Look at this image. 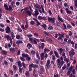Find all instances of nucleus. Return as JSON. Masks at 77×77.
Wrapping results in <instances>:
<instances>
[{
  "mask_svg": "<svg viewBox=\"0 0 77 77\" xmlns=\"http://www.w3.org/2000/svg\"><path fill=\"white\" fill-rule=\"evenodd\" d=\"M29 39V42L32 44H37V42H39V40L35 38H30Z\"/></svg>",
  "mask_w": 77,
  "mask_h": 77,
  "instance_id": "f257e3e1",
  "label": "nucleus"
},
{
  "mask_svg": "<svg viewBox=\"0 0 77 77\" xmlns=\"http://www.w3.org/2000/svg\"><path fill=\"white\" fill-rule=\"evenodd\" d=\"M73 68L72 66H71L69 69V70L67 73V75H68L70 77H75V75H72V74H70Z\"/></svg>",
  "mask_w": 77,
  "mask_h": 77,
  "instance_id": "f03ea898",
  "label": "nucleus"
},
{
  "mask_svg": "<svg viewBox=\"0 0 77 77\" xmlns=\"http://www.w3.org/2000/svg\"><path fill=\"white\" fill-rule=\"evenodd\" d=\"M69 53L70 56V57H72L73 55H74V54H75L74 50L72 48H71L70 49V51H69Z\"/></svg>",
  "mask_w": 77,
  "mask_h": 77,
  "instance_id": "7ed1b4c3",
  "label": "nucleus"
},
{
  "mask_svg": "<svg viewBox=\"0 0 77 77\" xmlns=\"http://www.w3.org/2000/svg\"><path fill=\"white\" fill-rule=\"evenodd\" d=\"M48 20L49 22H52L53 23H54L55 20H56V18L55 17H53V18L51 17H48Z\"/></svg>",
  "mask_w": 77,
  "mask_h": 77,
  "instance_id": "20e7f679",
  "label": "nucleus"
},
{
  "mask_svg": "<svg viewBox=\"0 0 77 77\" xmlns=\"http://www.w3.org/2000/svg\"><path fill=\"white\" fill-rule=\"evenodd\" d=\"M57 66L59 68H61L62 67V66L63 65L61 64V63L60 62V59H58L57 60Z\"/></svg>",
  "mask_w": 77,
  "mask_h": 77,
  "instance_id": "39448f33",
  "label": "nucleus"
},
{
  "mask_svg": "<svg viewBox=\"0 0 77 77\" xmlns=\"http://www.w3.org/2000/svg\"><path fill=\"white\" fill-rule=\"evenodd\" d=\"M35 8H36L38 9L39 12L41 14H42V11H41V8L40 7V6L39 5H38V4H36L35 5Z\"/></svg>",
  "mask_w": 77,
  "mask_h": 77,
  "instance_id": "423d86ee",
  "label": "nucleus"
},
{
  "mask_svg": "<svg viewBox=\"0 0 77 77\" xmlns=\"http://www.w3.org/2000/svg\"><path fill=\"white\" fill-rule=\"evenodd\" d=\"M5 30L6 33H10V32H11V29H10L9 27L8 26H7V27L5 28Z\"/></svg>",
  "mask_w": 77,
  "mask_h": 77,
  "instance_id": "0eeeda50",
  "label": "nucleus"
},
{
  "mask_svg": "<svg viewBox=\"0 0 77 77\" xmlns=\"http://www.w3.org/2000/svg\"><path fill=\"white\" fill-rule=\"evenodd\" d=\"M4 38H7L8 41H11L12 39L11 37L9 36V35H7L6 36H5Z\"/></svg>",
  "mask_w": 77,
  "mask_h": 77,
  "instance_id": "6e6552de",
  "label": "nucleus"
},
{
  "mask_svg": "<svg viewBox=\"0 0 77 77\" xmlns=\"http://www.w3.org/2000/svg\"><path fill=\"white\" fill-rule=\"evenodd\" d=\"M50 60H48L46 64V66L48 68H50Z\"/></svg>",
  "mask_w": 77,
  "mask_h": 77,
  "instance_id": "1a4fd4ad",
  "label": "nucleus"
},
{
  "mask_svg": "<svg viewBox=\"0 0 77 77\" xmlns=\"http://www.w3.org/2000/svg\"><path fill=\"white\" fill-rule=\"evenodd\" d=\"M65 10L66 13L68 14H72V12L70 11L69 10L68 8H66Z\"/></svg>",
  "mask_w": 77,
  "mask_h": 77,
  "instance_id": "9d476101",
  "label": "nucleus"
},
{
  "mask_svg": "<svg viewBox=\"0 0 77 77\" xmlns=\"http://www.w3.org/2000/svg\"><path fill=\"white\" fill-rule=\"evenodd\" d=\"M63 59L67 63L69 62V59L66 58V57H63Z\"/></svg>",
  "mask_w": 77,
  "mask_h": 77,
  "instance_id": "9b49d317",
  "label": "nucleus"
},
{
  "mask_svg": "<svg viewBox=\"0 0 77 77\" xmlns=\"http://www.w3.org/2000/svg\"><path fill=\"white\" fill-rule=\"evenodd\" d=\"M32 67H33V64H31L29 66V71H32Z\"/></svg>",
  "mask_w": 77,
  "mask_h": 77,
  "instance_id": "f8f14e48",
  "label": "nucleus"
},
{
  "mask_svg": "<svg viewBox=\"0 0 77 77\" xmlns=\"http://www.w3.org/2000/svg\"><path fill=\"white\" fill-rule=\"evenodd\" d=\"M54 53L56 57H59V53L57 52V51H54Z\"/></svg>",
  "mask_w": 77,
  "mask_h": 77,
  "instance_id": "ddd939ff",
  "label": "nucleus"
},
{
  "mask_svg": "<svg viewBox=\"0 0 77 77\" xmlns=\"http://www.w3.org/2000/svg\"><path fill=\"white\" fill-rule=\"evenodd\" d=\"M39 69L40 71H41L44 72V67H43V66H40Z\"/></svg>",
  "mask_w": 77,
  "mask_h": 77,
  "instance_id": "4468645a",
  "label": "nucleus"
},
{
  "mask_svg": "<svg viewBox=\"0 0 77 77\" xmlns=\"http://www.w3.org/2000/svg\"><path fill=\"white\" fill-rule=\"evenodd\" d=\"M57 18L58 20H59V21H61V22H63V20L62 19V18L60 17V16H59V15H58Z\"/></svg>",
  "mask_w": 77,
  "mask_h": 77,
  "instance_id": "2eb2a0df",
  "label": "nucleus"
},
{
  "mask_svg": "<svg viewBox=\"0 0 77 77\" xmlns=\"http://www.w3.org/2000/svg\"><path fill=\"white\" fill-rule=\"evenodd\" d=\"M22 57H29V55L27 54H22Z\"/></svg>",
  "mask_w": 77,
  "mask_h": 77,
  "instance_id": "dca6fc26",
  "label": "nucleus"
},
{
  "mask_svg": "<svg viewBox=\"0 0 77 77\" xmlns=\"http://www.w3.org/2000/svg\"><path fill=\"white\" fill-rule=\"evenodd\" d=\"M23 42L22 41L19 40L16 42V44L17 45H20V44H23Z\"/></svg>",
  "mask_w": 77,
  "mask_h": 77,
  "instance_id": "f3484780",
  "label": "nucleus"
},
{
  "mask_svg": "<svg viewBox=\"0 0 77 77\" xmlns=\"http://www.w3.org/2000/svg\"><path fill=\"white\" fill-rule=\"evenodd\" d=\"M11 36L13 39H14V38H15V35H14V33L13 32H11Z\"/></svg>",
  "mask_w": 77,
  "mask_h": 77,
  "instance_id": "a211bd4d",
  "label": "nucleus"
},
{
  "mask_svg": "<svg viewBox=\"0 0 77 77\" xmlns=\"http://www.w3.org/2000/svg\"><path fill=\"white\" fill-rule=\"evenodd\" d=\"M4 8L6 10H9V8H8V6L6 4H4Z\"/></svg>",
  "mask_w": 77,
  "mask_h": 77,
  "instance_id": "6ab92c4d",
  "label": "nucleus"
},
{
  "mask_svg": "<svg viewBox=\"0 0 77 77\" xmlns=\"http://www.w3.org/2000/svg\"><path fill=\"white\" fill-rule=\"evenodd\" d=\"M60 59L61 60V61H60V62L61 63V65H63V63H64V61H63V57H60Z\"/></svg>",
  "mask_w": 77,
  "mask_h": 77,
  "instance_id": "aec40b11",
  "label": "nucleus"
},
{
  "mask_svg": "<svg viewBox=\"0 0 77 77\" xmlns=\"http://www.w3.org/2000/svg\"><path fill=\"white\" fill-rule=\"evenodd\" d=\"M17 63L19 66H20V67H21L22 66V65H21V61H19Z\"/></svg>",
  "mask_w": 77,
  "mask_h": 77,
  "instance_id": "412c9836",
  "label": "nucleus"
},
{
  "mask_svg": "<svg viewBox=\"0 0 77 77\" xmlns=\"http://www.w3.org/2000/svg\"><path fill=\"white\" fill-rule=\"evenodd\" d=\"M28 48H29V49H30L31 47H32V45L30 44V43H28L27 44Z\"/></svg>",
  "mask_w": 77,
  "mask_h": 77,
  "instance_id": "4be33fe9",
  "label": "nucleus"
},
{
  "mask_svg": "<svg viewBox=\"0 0 77 77\" xmlns=\"http://www.w3.org/2000/svg\"><path fill=\"white\" fill-rule=\"evenodd\" d=\"M75 43V42H73V41H71V44L72 45V47H74V44Z\"/></svg>",
  "mask_w": 77,
  "mask_h": 77,
  "instance_id": "5701e85b",
  "label": "nucleus"
},
{
  "mask_svg": "<svg viewBox=\"0 0 77 77\" xmlns=\"http://www.w3.org/2000/svg\"><path fill=\"white\" fill-rule=\"evenodd\" d=\"M44 53H42L41 54V59L42 60L44 59Z\"/></svg>",
  "mask_w": 77,
  "mask_h": 77,
  "instance_id": "b1692460",
  "label": "nucleus"
},
{
  "mask_svg": "<svg viewBox=\"0 0 77 77\" xmlns=\"http://www.w3.org/2000/svg\"><path fill=\"white\" fill-rule=\"evenodd\" d=\"M27 14H28L29 16H31V12L30 11H26Z\"/></svg>",
  "mask_w": 77,
  "mask_h": 77,
  "instance_id": "393cba45",
  "label": "nucleus"
},
{
  "mask_svg": "<svg viewBox=\"0 0 77 77\" xmlns=\"http://www.w3.org/2000/svg\"><path fill=\"white\" fill-rule=\"evenodd\" d=\"M35 15H39V12H38V10H35Z\"/></svg>",
  "mask_w": 77,
  "mask_h": 77,
  "instance_id": "a878e982",
  "label": "nucleus"
},
{
  "mask_svg": "<svg viewBox=\"0 0 77 77\" xmlns=\"http://www.w3.org/2000/svg\"><path fill=\"white\" fill-rule=\"evenodd\" d=\"M52 59L54 61L56 60V57H55V56L54 55H52Z\"/></svg>",
  "mask_w": 77,
  "mask_h": 77,
  "instance_id": "bb28decb",
  "label": "nucleus"
},
{
  "mask_svg": "<svg viewBox=\"0 0 77 77\" xmlns=\"http://www.w3.org/2000/svg\"><path fill=\"white\" fill-rule=\"evenodd\" d=\"M42 27L43 28H44L45 30H46V27L47 26H46V25L45 24H43L42 25Z\"/></svg>",
  "mask_w": 77,
  "mask_h": 77,
  "instance_id": "cd10ccee",
  "label": "nucleus"
},
{
  "mask_svg": "<svg viewBox=\"0 0 77 77\" xmlns=\"http://www.w3.org/2000/svg\"><path fill=\"white\" fill-rule=\"evenodd\" d=\"M31 65H32V67L33 68H37V67H38V65L36 64H31Z\"/></svg>",
  "mask_w": 77,
  "mask_h": 77,
  "instance_id": "c85d7f7f",
  "label": "nucleus"
},
{
  "mask_svg": "<svg viewBox=\"0 0 77 77\" xmlns=\"http://www.w3.org/2000/svg\"><path fill=\"white\" fill-rule=\"evenodd\" d=\"M29 71H27L26 72L25 75L26 76H29Z\"/></svg>",
  "mask_w": 77,
  "mask_h": 77,
  "instance_id": "c756f323",
  "label": "nucleus"
},
{
  "mask_svg": "<svg viewBox=\"0 0 77 77\" xmlns=\"http://www.w3.org/2000/svg\"><path fill=\"white\" fill-rule=\"evenodd\" d=\"M58 50H59L60 51V54H62V51H63V49H62V48H60Z\"/></svg>",
  "mask_w": 77,
  "mask_h": 77,
  "instance_id": "7c9ffc66",
  "label": "nucleus"
},
{
  "mask_svg": "<svg viewBox=\"0 0 77 77\" xmlns=\"http://www.w3.org/2000/svg\"><path fill=\"white\" fill-rule=\"evenodd\" d=\"M59 36H60V37H62V38H64V34L62 33L60 34H59Z\"/></svg>",
  "mask_w": 77,
  "mask_h": 77,
  "instance_id": "2f4dec72",
  "label": "nucleus"
},
{
  "mask_svg": "<svg viewBox=\"0 0 77 77\" xmlns=\"http://www.w3.org/2000/svg\"><path fill=\"white\" fill-rule=\"evenodd\" d=\"M9 72L11 75H12L13 74H14V73H13V71H12V70H10Z\"/></svg>",
  "mask_w": 77,
  "mask_h": 77,
  "instance_id": "473e14b6",
  "label": "nucleus"
},
{
  "mask_svg": "<svg viewBox=\"0 0 77 77\" xmlns=\"http://www.w3.org/2000/svg\"><path fill=\"white\" fill-rule=\"evenodd\" d=\"M20 59L22 60V61H23V62H24V61H25V59L23 57H20Z\"/></svg>",
  "mask_w": 77,
  "mask_h": 77,
  "instance_id": "72a5a7b5",
  "label": "nucleus"
},
{
  "mask_svg": "<svg viewBox=\"0 0 77 77\" xmlns=\"http://www.w3.org/2000/svg\"><path fill=\"white\" fill-rule=\"evenodd\" d=\"M34 35L35 36V37H38L39 36V35H38V34L36 32H35L34 33Z\"/></svg>",
  "mask_w": 77,
  "mask_h": 77,
  "instance_id": "f704fd0d",
  "label": "nucleus"
},
{
  "mask_svg": "<svg viewBox=\"0 0 77 77\" xmlns=\"http://www.w3.org/2000/svg\"><path fill=\"white\" fill-rule=\"evenodd\" d=\"M13 69H14V70H15V71H16V70H17V66H15V65H13Z\"/></svg>",
  "mask_w": 77,
  "mask_h": 77,
  "instance_id": "c9c22d12",
  "label": "nucleus"
},
{
  "mask_svg": "<svg viewBox=\"0 0 77 77\" xmlns=\"http://www.w3.org/2000/svg\"><path fill=\"white\" fill-rule=\"evenodd\" d=\"M53 29V27L52 26H49L48 27V29H49V30H52Z\"/></svg>",
  "mask_w": 77,
  "mask_h": 77,
  "instance_id": "e433bc0d",
  "label": "nucleus"
},
{
  "mask_svg": "<svg viewBox=\"0 0 77 77\" xmlns=\"http://www.w3.org/2000/svg\"><path fill=\"white\" fill-rule=\"evenodd\" d=\"M74 3L75 5V6L77 8V0H75Z\"/></svg>",
  "mask_w": 77,
  "mask_h": 77,
  "instance_id": "4c0bfd02",
  "label": "nucleus"
},
{
  "mask_svg": "<svg viewBox=\"0 0 77 77\" xmlns=\"http://www.w3.org/2000/svg\"><path fill=\"white\" fill-rule=\"evenodd\" d=\"M42 16H38V19L39 20H42Z\"/></svg>",
  "mask_w": 77,
  "mask_h": 77,
  "instance_id": "58836bf2",
  "label": "nucleus"
},
{
  "mask_svg": "<svg viewBox=\"0 0 77 77\" xmlns=\"http://www.w3.org/2000/svg\"><path fill=\"white\" fill-rule=\"evenodd\" d=\"M30 24H32V25H33L34 24H35V22L33 20H31V22H30Z\"/></svg>",
  "mask_w": 77,
  "mask_h": 77,
  "instance_id": "ea45409f",
  "label": "nucleus"
},
{
  "mask_svg": "<svg viewBox=\"0 0 77 77\" xmlns=\"http://www.w3.org/2000/svg\"><path fill=\"white\" fill-rule=\"evenodd\" d=\"M44 45L45 44L44 43H42L41 45V47H42V50L43 48H44Z\"/></svg>",
  "mask_w": 77,
  "mask_h": 77,
  "instance_id": "a19ab883",
  "label": "nucleus"
},
{
  "mask_svg": "<svg viewBox=\"0 0 77 77\" xmlns=\"http://www.w3.org/2000/svg\"><path fill=\"white\" fill-rule=\"evenodd\" d=\"M19 69L20 72H22V69L21 68V67H19Z\"/></svg>",
  "mask_w": 77,
  "mask_h": 77,
  "instance_id": "79ce46f5",
  "label": "nucleus"
},
{
  "mask_svg": "<svg viewBox=\"0 0 77 77\" xmlns=\"http://www.w3.org/2000/svg\"><path fill=\"white\" fill-rule=\"evenodd\" d=\"M36 57L38 59H40V57H39V54L38 53H36Z\"/></svg>",
  "mask_w": 77,
  "mask_h": 77,
  "instance_id": "37998d69",
  "label": "nucleus"
},
{
  "mask_svg": "<svg viewBox=\"0 0 77 77\" xmlns=\"http://www.w3.org/2000/svg\"><path fill=\"white\" fill-rule=\"evenodd\" d=\"M29 27V25H28V23H27V22H26L25 26V27L26 28V29H27Z\"/></svg>",
  "mask_w": 77,
  "mask_h": 77,
  "instance_id": "c03bdc74",
  "label": "nucleus"
},
{
  "mask_svg": "<svg viewBox=\"0 0 77 77\" xmlns=\"http://www.w3.org/2000/svg\"><path fill=\"white\" fill-rule=\"evenodd\" d=\"M17 30L18 32H22V30H21V29L20 28H17Z\"/></svg>",
  "mask_w": 77,
  "mask_h": 77,
  "instance_id": "a18cd8bd",
  "label": "nucleus"
},
{
  "mask_svg": "<svg viewBox=\"0 0 77 77\" xmlns=\"http://www.w3.org/2000/svg\"><path fill=\"white\" fill-rule=\"evenodd\" d=\"M16 38L17 39H20V35H16Z\"/></svg>",
  "mask_w": 77,
  "mask_h": 77,
  "instance_id": "49530a36",
  "label": "nucleus"
},
{
  "mask_svg": "<svg viewBox=\"0 0 77 77\" xmlns=\"http://www.w3.org/2000/svg\"><path fill=\"white\" fill-rule=\"evenodd\" d=\"M36 23H37V26L39 25H40V24H41V23H39V21H38V20H37L36 21Z\"/></svg>",
  "mask_w": 77,
  "mask_h": 77,
  "instance_id": "de8ad7c7",
  "label": "nucleus"
},
{
  "mask_svg": "<svg viewBox=\"0 0 77 77\" xmlns=\"http://www.w3.org/2000/svg\"><path fill=\"white\" fill-rule=\"evenodd\" d=\"M0 26L1 27H5V25L3 24V23H1L0 24Z\"/></svg>",
  "mask_w": 77,
  "mask_h": 77,
  "instance_id": "09e8293b",
  "label": "nucleus"
},
{
  "mask_svg": "<svg viewBox=\"0 0 77 77\" xmlns=\"http://www.w3.org/2000/svg\"><path fill=\"white\" fill-rule=\"evenodd\" d=\"M69 66H70V64H69V63H68L66 65V68L68 69L69 68Z\"/></svg>",
  "mask_w": 77,
  "mask_h": 77,
  "instance_id": "8fccbe9b",
  "label": "nucleus"
},
{
  "mask_svg": "<svg viewBox=\"0 0 77 77\" xmlns=\"http://www.w3.org/2000/svg\"><path fill=\"white\" fill-rule=\"evenodd\" d=\"M75 72V69H73L72 70V73L73 74H74Z\"/></svg>",
  "mask_w": 77,
  "mask_h": 77,
  "instance_id": "3c124183",
  "label": "nucleus"
},
{
  "mask_svg": "<svg viewBox=\"0 0 77 77\" xmlns=\"http://www.w3.org/2000/svg\"><path fill=\"white\" fill-rule=\"evenodd\" d=\"M26 59L27 60L29 61L30 60V57H26Z\"/></svg>",
  "mask_w": 77,
  "mask_h": 77,
  "instance_id": "603ef678",
  "label": "nucleus"
},
{
  "mask_svg": "<svg viewBox=\"0 0 77 77\" xmlns=\"http://www.w3.org/2000/svg\"><path fill=\"white\" fill-rule=\"evenodd\" d=\"M71 42V40L70 39L67 42L68 44H70Z\"/></svg>",
  "mask_w": 77,
  "mask_h": 77,
  "instance_id": "864d4df0",
  "label": "nucleus"
},
{
  "mask_svg": "<svg viewBox=\"0 0 77 77\" xmlns=\"http://www.w3.org/2000/svg\"><path fill=\"white\" fill-rule=\"evenodd\" d=\"M2 51L3 54H6V53H7L6 51L3 50H2Z\"/></svg>",
  "mask_w": 77,
  "mask_h": 77,
  "instance_id": "5fc2aeb1",
  "label": "nucleus"
},
{
  "mask_svg": "<svg viewBox=\"0 0 77 77\" xmlns=\"http://www.w3.org/2000/svg\"><path fill=\"white\" fill-rule=\"evenodd\" d=\"M58 36H59V35H58V34L56 33L54 36L55 38H58Z\"/></svg>",
  "mask_w": 77,
  "mask_h": 77,
  "instance_id": "6e6d98bb",
  "label": "nucleus"
},
{
  "mask_svg": "<svg viewBox=\"0 0 77 77\" xmlns=\"http://www.w3.org/2000/svg\"><path fill=\"white\" fill-rule=\"evenodd\" d=\"M8 60H10V61H11V62H13V61H14V59H12V58H8Z\"/></svg>",
  "mask_w": 77,
  "mask_h": 77,
  "instance_id": "4d7b16f0",
  "label": "nucleus"
},
{
  "mask_svg": "<svg viewBox=\"0 0 77 77\" xmlns=\"http://www.w3.org/2000/svg\"><path fill=\"white\" fill-rule=\"evenodd\" d=\"M67 27L68 29H70V28H72V26H70L69 25H68L67 26Z\"/></svg>",
  "mask_w": 77,
  "mask_h": 77,
  "instance_id": "13d9d810",
  "label": "nucleus"
},
{
  "mask_svg": "<svg viewBox=\"0 0 77 77\" xmlns=\"http://www.w3.org/2000/svg\"><path fill=\"white\" fill-rule=\"evenodd\" d=\"M48 13H49V15H52V13L51 12V10H49V11H48Z\"/></svg>",
  "mask_w": 77,
  "mask_h": 77,
  "instance_id": "bf43d9fd",
  "label": "nucleus"
},
{
  "mask_svg": "<svg viewBox=\"0 0 77 77\" xmlns=\"http://www.w3.org/2000/svg\"><path fill=\"white\" fill-rule=\"evenodd\" d=\"M42 20H46L47 18L45 17H42Z\"/></svg>",
  "mask_w": 77,
  "mask_h": 77,
  "instance_id": "052dcab7",
  "label": "nucleus"
},
{
  "mask_svg": "<svg viewBox=\"0 0 77 77\" xmlns=\"http://www.w3.org/2000/svg\"><path fill=\"white\" fill-rule=\"evenodd\" d=\"M72 32L71 31H69V36H71L72 35Z\"/></svg>",
  "mask_w": 77,
  "mask_h": 77,
  "instance_id": "680f3d73",
  "label": "nucleus"
},
{
  "mask_svg": "<svg viewBox=\"0 0 77 77\" xmlns=\"http://www.w3.org/2000/svg\"><path fill=\"white\" fill-rule=\"evenodd\" d=\"M21 28H22V29H24V30H26V28H25V27H24V25H22L21 26Z\"/></svg>",
  "mask_w": 77,
  "mask_h": 77,
  "instance_id": "e2e57ef3",
  "label": "nucleus"
},
{
  "mask_svg": "<svg viewBox=\"0 0 77 77\" xmlns=\"http://www.w3.org/2000/svg\"><path fill=\"white\" fill-rule=\"evenodd\" d=\"M10 20L11 21H13V20H14V18L12 16H11L10 17Z\"/></svg>",
  "mask_w": 77,
  "mask_h": 77,
  "instance_id": "0e129e2a",
  "label": "nucleus"
},
{
  "mask_svg": "<svg viewBox=\"0 0 77 77\" xmlns=\"http://www.w3.org/2000/svg\"><path fill=\"white\" fill-rule=\"evenodd\" d=\"M0 32H3L5 31V30H4V29L1 28H0Z\"/></svg>",
  "mask_w": 77,
  "mask_h": 77,
  "instance_id": "69168bd1",
  "label": "nucleus"
},
{
  "mask_svg": "<svg viewBox=\"0 0 77 77\" xmlns=\"http://www.w3.org/2000/svg\"><path fill=\"white\" fill-rule=\"evenodd\" d=\"M44 57H45V59H47V58L48 57V54H45V55Z\"/></svg>",
  "mask_w": 77,
  "mask_h": 77,
  "instance_id": "338daca9",
  "label": "nucleus"
},
{
  "mask_svg": "<svg viewBox=\"0 0 77 77\" xmlns=\"http://www.w3.org/2000/svg\"><path fill=\"white\" fill-rule=\"evenodd\" d=\"M43 72H42V71H41L40 70L38 71V73H39V74H42Z\"/></svg>",
  "mask_w": 77,
  "mask_h": 77,
  "instance_id": "774afa93",
  "label": "nucleus"
}]
</instances>
